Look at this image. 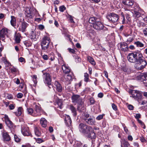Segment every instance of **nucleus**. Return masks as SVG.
I'll return each instance as SVG.
<instances>
[{
  "mask_svg": "<svg viewBox=\"0 0 147 147\" xmlns=\"http://www.w3.org/2000/svg\"><path fill=\"white\" fill-rule=\"evenodd\" d=\"M118 47L120 50L124 51H127L128 48L127 44L124 42L119 44Z\"/></svg>",
  "mask_w": 147,
  "mask_h": 147,
  "instance_id": "nucleus-16",
  "label": "nucleus"
},
{
  "mask_svg": "<svg viewBox=\"0 0 147 147\" xmlns=\"http://www.w3.org/2000/svg\"><path fill=\"white\" fill-rule=\"evenodd\" d=\"M59 58L58 59L59 63L62 65V69L63 72L67 74L70 71L69 67L67 65L65 64L62 57H61V55L59 54Z\"/></svg>",
  "mask_w": 147,
  "mask_h": 147,
  "instance_id": "nucleus-4",
  "label": "nucleus"
},
{
  "mask_svg": "<svg viewBox=\"0 0 147 147\" xmlns=\"http://www.w3.org/2000/svg\"><path fill=\"white\" fill-rule=\"evenodd\" d=\"M73 102L76 103H80L82 99L80 96L78 95L74 94L71 97Z\"/></svg>",
  "mask_w": 147,
  "mask_h": 147,
  "instance_id": "nucleus-14",
  "label": "nucleus"
},
{
  "mask_svg": "<svg viewBox=\"0 0 147 147\" xmlns=\"http://www.w3.org/2000/svg\"><path fill=\"white\" fill-rule=\"evenodd\" d=\"M9 30L6 28H3L0 31V40L4 41L5 36L8 37V34Z\"/></svg>",
  "mask_w": 147,
  "mask_h": 147,
  "instance_id": "nucleus-8",
  "label": "nucleus"
},
{
  "mask_svg": "<svg viewBox=\"0 0 147 147\" xmlns=\"http://www.w3.org/2000/svg\"><path fill=\"white\" fill-rule=\"evenodd\" d=\"M31 8L27 7L26 8L25 10V14L26 17L30 18H32L33 17L34 14Z\"/></svg>",
  "mask_w": 147,
  "mask_h": 147,
  "instance_id": "nucleus-15",
  "label": "nucleus"
},
{
  "mask_svg": "<svg viewBox=\"0 0 147 147\" xmlns=\"http://www.w3.org/2000/svg\"><path fill=\"white\" fill-rule=\"evenodd\" d=\"M141 74L138 75L137 76V79L138 80H140L141 82H143V74Z\"/></svg>",
  "mask_w": 147,
  "mask_h": 147,
  "instance_id": "nucleus-36",
  "label": "nucleus"
},
{
  "mask_svg": "<svg viewBox=\"0 0 147 147\" xmlns=\"http://www.w3.org/2000/svg\"><path fill=\"white\" fill-rule=\"evenodd\" d=\"M127 58L130 62L136 63L139 65L138 67L137 66V64L135 66V67L139 70L143 69L147 64V62L144 60L142 54L138 53H130L128 55Z\"/></svg>",
  "mask_w": 147,
  "mask_h": 147,
  "instance_id": "nucleus-1",
  "label": "nucleus"
},
{
  "mask_svg": "<svg viewBox=\"0 0 147 147\" xmlns=\"http://www.w3.org/2000/svg\"><path fill=\"white\" fill-rule=\"evenodd\" d=\"M103 96V94L102 93L100 92L98 94V96L100 98H102Z\"/></svg>",
  "mask_w": 147,
  "mask_h": 147,
  "instance_id": "nucleus-63",
  "label": "nucleus"
},
{
  "mask_svg": "<svg viewBox=\"0 0 147 147\" xmlns=\"http://www.w3.org/2000/svg\"><path fill=\"white\" fill-rule=\"evenodd\" d=\"M107 18L109 21L112 23L117 22L119 19L118 15L114 13L109 14L107 16Z\"/></svg>",
  "mask_w": 147,
  "mask_h": 147,
  "instance_id": "nucleus-5",
  "label": "nucleus"
},
{
  "mask_svg": "<svg viewBox=\"0 0 147 147\" xmlns=\"http://www.w3.org/2000/svg\"><path fill=\"white\" fill-rule=\"evenodd\" d=\"M132 30L131 29H130L128 31L127 33H125V34H124V36L125 37H127L129 36H131V34H132Z\"/></svg>",
  "mask_w": 147,
  "mask_h": 147,
  "instance_id": "nucleus-38",
  "label": "nucleus"
},
{
  "mask_svg": "<svg viewBox=\"0 0 147 147\" xmlns=\"http://www.w3.org/2000/svg\"><path fill=\"white\" fill-rule=\"evenodd\" d=\"M23 112V109L22 107H19L18 109V112H14L16 115L17 116H19L22 115Z\"/></svg>",
  "mask_w": 147,
  "mask_h": 147,
  "instance_id": "nucleus-27",
  "label": "nucleus"
},
{
  "mask_svg": "<svg viewBox=\"0 0 147 147\" xmlns=\"http://www.w3.org/2000/svg\"><path fill=\"white\" fill-rule=\"evenodd\" d=\"M85 121L89 125H94L96 123L95 119L92 117H90L88 119H86Z\"/></svg>",
  "mask_w": 147,
  "mask_h": 147,
  "instance_id": "nucleus-19",
  "label": "nucleus"
},
{
  "mask_svg": "<svg viewBox=\"0 0 147 147\" xmlns=\"http://www.w3.org/2000/svg\"><path fill=\"white\" fill-rule=\"evenodd\" d=\"M34 63L35 62L34 61H32V62H31L30 63V64L31 65L32 64V65H31L30 66V68H35V67L34 66Z\"/></svg>",
  "mask_w": 147,
  "mask_h": 147,
  "instance_id": "nucleus-53",
  "label": "nucleus"
},
{
  "mask_svg": "<svg viewBox=\"0 0 147 147\" xmlns=\"http://www.w3.org/2000/svg\"><path fill=\"white\" fill-rule=\"evenodd\" d=\"M50 39L49 37L45 36L43 38L42 40L41 43L42 49L45 50L48 48L50 42Z\"/></svg>",
  "mask_w": 147,
  "mask_h": 147,
  "instance_id": "nucleus-6",
  "label": "nucleus"
},
{
  "mask_svg": "<svg viewBox=\"0 0 147 147\" xmlns=\"http://www.w3.org/2000/svg\"><path fill=\"white\" fill-rule=\"evenodd\" d=\"M143 82L144 85L147 84V74H143Z\"/></svg>",
  "mask_w": 147,
  "mask_h": 147,
  "instance_id": "nucleus-35",
  "label": "nucleus"
},
{
  "mask_svg": "<svg viewBox=\"0 0 147 147\" xmlns=\"http://www.w3.org/2000/svg\"><path fill=\"white\" fill-rule=\"evenodd\" d=\"M37 78V77L36 76L34 75L33 76V81L35 84H36L37 83V81L36 80Z\"/></svg>",
  "mask_w": 147,
  "mask_h": 147,
  "instance_id": "nucleus-56",
  "label": "nucleus"
},
{
  "mask_svg": "<svg viewBox=\"0 0 147 147\" xmlns=\"http://www.w3.org/2000/svg\"><path fill=\"white\" fill-rule=\"evenodd\" d=\"M40 123L42 127H45L47 124V121L44 118H42L40 120Z\"/></svg>",
  "mask_w": 147,
  "mask_h": 147,
  "instance_id": "nucleus-25",
  "label": "nucleus"
},
{
  "mask_svg": "<svg viewBox=\"0 0 147 147\" xmlns=\"http://www.w3.org/2000/svg\"><path fill=\"white\" fill-rule=\"evenodd\" d=\"M81 58L78 56H77L75 57V61L77 62H78L81 61Z\"/></svg>",
  "mask_w": 147,
  "mask_h": 147,
  "instance_id": "nucleus-50",
  "label": "nucleus"
},
{
  "mask_svg": "<svg viewBox=\"0 0 147 147\" xmlns=\"http://www.w3.org/2000/svg\"><path fill=\"white\" fill-rule=\"evenodd\" d=\"M28 24L25 22H22L21 24V30L22 32H25L26 31V29L28 26Z\"/></svg>",
  "mask_w": 147,
  "mask_h": 147,
  "instance_id": "nucleus-23",
  "label": "nucleus"
},
{
  "mask_svg": "<svg viewBox=\"0 0 147 147\" xmlns=\"http://www.w3.org/2000/svg\"><path fill=\"white\" fill-rule=\"evenodd\" d=\"M137 121L138 123L140 124L142 126H143V128L144 129H145V126L144 123L141 120L139 119H138Z\"/></svg>",
  "mask_w": 147,
  "mask_h": 147,
  "instance_id": "nucleus-49",
  "label": "nucleus"
},
{
  "mask_svg": "<svg viewBox=\"0 0 147 147\" xmlns=\"http://www.w3.org/2000/svg\"><path fill=\"white\" fill-rule=\"evenodd\" d=\"M99 19L97 18L94 17L90 18L89 20V22L91 24H93V25L95 23H96Z\"/></svg>",
  "mask_w": 147,
  "mask_h": 147,
  "instance_id": "nucleus-26",
  "label": "nucleus"
},
{
  "mask_svg": "<svg viewBox=\"0 0 147 147\" xmlns=\"http://www.w3.org/2000/svg\"><path fill=\"white\" fill-rule=\"evenodd\" d=\"M57 104L59 107L60 109L61 108V107L62 105V101L60 99H58L57 101Z\"/></svg>",
  "mask_w": 147,
  "mask_h": 147,
  "instance_id": "nucleus-39",
  "label": "nucleus"
},
{
  "mask_svg": "<svg viewBox=\"0 0 147 147\" xmlns=\"http://www.w3.org/2000/svg\"><path fill=\"white\" fill-rule=\"evenodd\" d=\"M34 105H35L34 112L32 109L28 108L27 109L28 114L33 116H40L44 113V111L41 108L39 104H36L34 103Z\"/></svg>",
  "mask_w": 147,
  "mask_h": 147,
  "instance_id": "nucleus-2",
  "label": "nucleus"
},
{
  "mask_svg": "<svg viewBox=\"0 0 147 147\" xmlns=\"http://www.w3.org/2000/svg\"><path fill=\"white\" fill-rule=\"evenodd\" d=\"M131 92V97H132L138 101L140 100L142 96V94L140 91L136 90H133Z\"/></svg>",
  "mask_w": 147,
  "mask_h": 147,
  "instance_id": "nucleus-7",
  "label": "nucleus"
},
{
  "mask_svg": "<svg viewBox=\"0 0 147 147\" xmlns=\"http://www.w3.org/2000/svg\"><path fill=\"white\" fill-rule=\"evenodd\" d=\"M130 36V37L128 38L127 40V41L129 42H131L133 41L134 38V36L133 35H132L131 34V36Z\"/></svg>",
  "mask_w": 147,
  "mask_h": 147,
  "instance_id": "nucleus-44",
  "label": "nucleus"
},
{
  "mask_svg": "<svg viewBox=\"0 0 147 147\" xmlns=\"http://www.w3.org/2000/svg\"><path fill=\"white\" fill-rule=\"evenodd\" d=\"M1 134L3 140L5 142H9L11 140V137L8 133L5 130L2 131Z\"/></svg>",
  "mask_w": 147,
  "mask_h": 147,
  "instance_id": "nucleus-10",
  "label": "nucleus"
},
{
  "mask_svg": "<svg viewBox=\"0 0 147 147\" xmlns=\"http://www.w3.org/2000/svg\"><path fill=\"white\" fill-rule=\"evenodd\" d=\"M87 133V137L89 138V140H92V143L93 141L96 137V134L94 131L92 127V129L89 132Z\"/></svg>",
  "mask_w": 147,
  "mask_h": 147,
  "instance_id": "nucleus-11",
  "label": "nucleus"
},
{
  "mask_svg": "<svg viewBox=\"0 0 147 147\" xmlns=\"http://www.w3.org/2000/svg\"><path fill=\"white\" fill-rule=\"evenodd\" d=\"M104 115V114L100 115L96 117V119L98 120H100L103 118Z\"/></svg>",
  "mask_w": 147,
  "mask_h": 147,
  "instance_id": "nucleus-48",
  "label": "nucleus"
},
{
  "mask_svg": "<svg viewBox=\"0 0 147 147\" xmlns=\"http://www.w3.org/2000/svg\"><path fill=\"white\" fill-rule=\"evenodd\" d=\"M84 81L86 82H88L89 80V75L87 73L84 74Z\"/></svg>",
  "mask_w": 147,
  "mask_h": 147,
  "instance_id": "nucleus-34",
  "label": "nucleus"
},
{
  "mask_svg": "<svg viewBox=\"0 0 147 147\" xmlns=\"http://www.w3.org/2000/svg\"><path fill=\"white\" fill-rule=\"evenodd\" d=\"M23 94L21 93H18L17 95V97L18 98H21L23 96Z\"/></svg>",
  "mask_w": 147,
  "mask_h": 147,
  "instance_id": "nucleus-52",
  "label": "nucleus"
},
{
  "mask_svg": "<svg viewBox=\"0 0 147 147\" xmlns=\"http://www.w3.org/2000/svg\"><path fill=\"white\" fill-rule=\"evenodd\" d=\"M90 101L91 104H93L94 103L95 101L93 98H91L90 99Z\"/></svg>",
  "mask_w": 147,
  "mask_h": 147,
  "instance_id": "nucleus-62",
  "label": "nucleus"
},
{
  "mask_svg": "<svg viewBox=\"0 0 147 147\" xmlns=\"http://www.w3.org/2000/svg\"><path fill=\"white\" fill-rule=\"evenodd\" d=\"M34 131L35 134L38 137L40 136L41 135L40 128L39 127L35 126L34 127Z\"/></svg>",
  "mask_w": 147,
  "mask_h": 147,
  "instance_id": "nucleus-24",
  "label": "nucleus"
},
{
  "mask_svg": "<svg viewBox=\"0 0 147 147\" xmlns=\"http://www.w3.org/2000/svg\"><path fill=\"white\" fill-rule=\"evenodd\" d=\"M64 76V77L65 80L68 82H70L72 81V79L74 78V76L73 74L70 72L66 74Z\"/></svg>",
  "mask_w": 147,
  "mask_h": 147,
  "instance_id": "nucleus-18",
  "label": "nucleus"
},
{
  "mask_svg": "<svg viewBox=\"0 0 147 147\" xmlns=\"http://www.w3.org/2000/svg\"><path fill=\"white\" fill-rule=\"evenodd\" d=\"M11 20L10 22L11 24L14 27L16 25V21L15 18L14 16H11Z\"/></svg>",
  "mask_w": 147,
  "mask_h": 147,
  "instance_id": "nucleus-29",
  "label": "nucleus"
},
{
  "mask_svg": "<svg viewBox=\"0 0 147 147\" xmlns=\"http://www.w3.org/2000/svg\"><path fill=\"white\" fill-rule=\"evenodd\" d=\"M78 128L80 132L84 134H86L92 129L91 127L83 123L79 124Z\"/></svg>",
  "mask_w": 147,
  "mask_h": 147,
  "instance_id": "nucleus-3",
  "label": "nucleus"
},
{
  "mask_svg": "<svg viewBox=\"0 0 147 147\" xmlns=\"http://www.w3.org/2000/svg\"><path fill=\"white\" fill-rule=\"evenodd\" d=\"M42 57L43 59L45 60H47L49 59V56H48L46 55H42Z\"/></svg>",
  "mask_w": 147,
  "mask_h": 147,
  "instance_id": "nucleus-55",
  "label": "nucleus"
},
{
  "mask_svg": "<svg viewBox=\"0 0 147 147\" xmlns=\"http://www.w3.org/2000/svg\"><path fill=\"white\" fill-rule=\"evenodd\" d=\"M21 35L20 34L18 33H16L15 35V40L17 43H19L20 42V37Z\"/></svg>",
  "mask_w": 147,
  "mask_h": 147,
  "instance_id": "nucleus-28",
  "label": "nucleus"
},
{
  "mask_svg": "<svg viewBox=\"0 0 147 147\" xmlns=\"http://www.w3.org/2000/svg\"><path fill=\"white\" fill-rule=\"evenodd\" d=\"M56 87L57 90L59 92H61L62 90V88L60 83L57 81H56L54 83Z\"/></svg>",
  "mask_w": 147,
  "mask_h": 147,
  "instance_id": "nucleus-22",
  "label": "nucleus"
},
{
  "mask_svg": "<svg viewBox=\"0 0 147 147\" xmlns=\"http://www.w3.org/2000/svg\"><path fill=\"white\" fill-rule=\"evenodd\" d=\"M14 138L15 141L17 142H20L21 140V139L16 135H14Z\"/></svg>",
  "mask_w": 147,
  "mask_h": 147,
  "instance_id": "nucleus-41",
  "label": "nucleus"
},
{
  "mask_svg": "<svg viewBox=\"0 0 147 147\" xmlns=\"http://www.w3.org/2000/svg\"><path fill=\"white\" fill-rule=\"evenodd\" d=\"M70 109L71 110V111L72 113H73V115L74 116H76L77 115V113L76 111V109L72 105H70Z\"/></svg>",
  "mask_w": 147,
  "mask_h": 147,
  "instance_id": "nucleus-31",
  "label": "nucleus"
},
{
  "mask_svg": "<svg viewBox=\"0 0 147 147\" xmlns=\"http://www.w3.org/2000/svg\"><path fill=\"white\" fill-rule=\"evenodd\" d=\"M82 105H79L77 109L79 111H82Z\"/></svg>",
  "mask_w": 147,
  "mask_h": 147,
  "instance_id": "nucleus-58",
  "label": "nucleus"
},
{
  "mask_svg": "<svg viewBox=\"0 0 147 147\" xmlns=\"http://www.w3.org/2000/svg\"><path fill=\"white\" fill-rule=\"evenodd\" d=\"M21 131L22 134L24 136H31V137L32 136L28 127L22 126Z\"/></svg>",
  "mask_w": 147,
  "mask_h": 147,
  "instance_id": "nucleus-13",
  "label": "nucleus"
},
{
  "mask_svg": "<svg viewBox=\"0 0 147 147\" xmlns=\"http://www.w3.org/2000/svg\"><path fill=\"white\" fill-rule=\"evenodd\" d=\"M4 119L5 123L7 126L11 129L13 126L12 122L9 120L8 116L6 115H5Z\"/></svg>",
  "mask_w": 147,
  "mask_h": 147,
  "instance_id": "nucleus-17",
  "label": "nucleus"
},
{
  "mask_svg": "<svg viewBox=\"0 0 147 147\" xmlns=\"http://www.w3.org/2000/svg\"><path fill=\"white\" fill-rule=\"evenodd\" d=\"M30 38L32 39L33 40H35L36 38V35L35 34V33L33 32H31V35L30 36Z\"/></svg>",
  "mask_w": 147,
  "mask_h": 147,
  "instance_id": "nucleus-37",
  "label": "nucleus"
},
{
  "mask_svg": "<svg viewBox=\"0 0 147 147\" xmlns=\"http://www.w3.org/2000/svg\"><path fill=\"white\" fill-rule=\"evenodd\" d=\"M122 144L124 145V147H128L130 145L128 142L124 139L122 140Z\"/></svg>",
  "mask_w": 147,
  "mask_h": 147,
  "instance_id": "nucleus-32",
  "label": "nucleus"
},
{
  "mask_svg": "<svg viewBox=\"0 0 147 147\" xmlns=\"http://www.w3.org/2000/svg\"><path fill=\"white\" fill-rule=\"evenodd\" d=\"M141 115L139 113H138L136 114V115L135 116V118L136 119H139V118L140 117Z\"/></svg>",
  "mask_w": 147,
  "mask_h": 147,
  "instance_id": "nucleus-61",
  "label": "nucleus"
},
{
  "mask_svg": "<svg viewBox=\"0 0 147 147\" xmlns=\"http://www.w3.org/2000/svg\"><path fill=\"white\" fill-rule=\"evenodd\" d=\"M123 3L125 5L128 6H131L134 4V0H123Z\"/></svg>",
  "mask_w": 147,
  "mask_h": 147,
  "instance_id": "nucleus-20",
  "label": "nucleus"
},
{
  "mask_svg": "<svg viewBox=\"0 0 147 147\" xmlns=\"http://www.w3.org/2000/svg\"><path fill=\"white\" fill-rule=\"evenodd\" d=\"M134 12L137 18H139L141 14L139 11H134Z\"/></svg>",
  "mask_w": 147,
  "mask_h": 147,
  "instance_id": "nucleus-47",
  "label": "nucleus"
},
{
  "mask_svg": "<svg viewBox=\"0 0 147 147\" xmlns=\"http://www.w3.org/2000/svg\"><path fill=\"white\" fill-rule=\"evenodd\" d=\"M93 28L97 30H102L104 27L103 24L99 21V20L96 21V23L93 25Z\"/></svg>",
  "mask_w": 147,
  "mask_h": 147,
  "instance_id": "nucleus-12",
  "label": "nucleus"
},
{
  "mask_svg": "<svg viewBox=\"0 0 147 147\" xmlns=\"http://www.w3.org/2000/svg\"><path fill=\"white\" fill-rule=\"evenodd\" d=\"M68 50L70 53H71L73 54L75 53V51L74 49H71L70 48H68Z\"/></svg>",
  "mask_w": 147,
  "mask_h": 147,
  "instance_id": "nucleus-51",
  "label": "nucleus"
},
{
  "mask_svg": "<svg viewBox=\"0 0 147 147\" xmlns=\"http://www.w3.org/2000/svg\"><path fill=\"white\" fill-rule=\"evenodd\" d=\"M128 109L130 110H133L134 107L133 106L131 105H129L127 107Z\"/></svg>",
  "mask_w": 147,
  "mask_h": 147,
  "instance_id": "nucleus-54",
  "label": "nucleus"
},
{
  "mask_svg": "<svg viewBox=\"0 0 147 147\" xmlns=\"http://www.w3.org/2000/svg\"><path fill=\"white\" fill-rule=\"evenodd\" d=\"M134 9L136 10V11H139L140 10V8L138 5L136 3H135L134 5Z\"/></svg>",
  "mask_w": 147,
  "mask_h": 147,
  "instance_id": "nucleus-40",
  "label": "nucleus"
},
{
  "mask_svg": "<svg viewBox=\"0 0 147 147\" xmlns=\"http://www.w3.org/2000/svg\"><path fill=\"white\" fill-rule=\"evenodd\" d=\"M66 9L64 5L60 6L59 7V10L61 12H63Z\"/></svg>",
  "mask_w": 147,
  "mask_h": 147,
  "instance_id": "nucleus-42",
  "label": "nucleus"
},
{
  "mask_svg": "<svg viewBox=\"0 0 147 147\" xmlns=\"http://www.w3.org/2000/svg\"><path fill=\"white\" fill-rule=\"evenodd\" d=\"M88 61L93 65H94L96 64V63L94 61V59L90 56L88 57Z\"/></svg>",
  "mask_w": 147,
  "mask_h": 147,
  "instance_id": "nucleus-30",
  "label": "nucleus"
},
{
  "mask_svg": "<svg viewBox=\"0 0 147 147\" xmlns=\"http://www.w3.org/2000/svg\"><path fill=\"white\" fill-rule=\"evenodd\" d=\"M90 117L89 115L88 114H84V120L85 121L86 119H88Z\"/></svg>",
  "mask_w": 147,
  "mask_h": 147,
  "instance_id": "nucleus-59",
  "label": "nucleus"
},
{
  "mask_svg": "<svg viewBox=\"0 0 147 147\" xmlns=\"http://www.w3.org/2000/svg\"><path fill=\"white\" fill-rule=\"evenodd\" d=\"M49 59L51 61H53L55 59L54 55L52 54L49 56Z\"/></svg>",
  "mask_w": 147,
  "mask_h": 147,
  "instance_id": "nucleus-45",
  "label": "nucleus"
},
{
  "mask_svg": "<svg viewBox=\"0 0 147 147\" xmlns=\"http://www.w3.org/2000/svg\"><path fill=\"white\" fill-rule=\"evenodd\" d=\"M65 121L67 126L70 125L71 123V120L70 117L68 115H66L65 116Z\"/></svg>",
  "mask_w": 147,
  "mask_h": 147,
  "instance_id": "nucleus-21",
  "label": "nucleus"
},
{
  "mask_svg": "<svg viewBox=\"0 0 147 147\" xmlns=\"http://www.w3.org/2000/svg\"><path fill=\"white\" fill-rule=\"evenodd\" d=\"M112 106L113 109L115 111H116L117 109V107L116 105L114 104L113 103L112 105Z\"/></svg>",
  "mask_w": 147,
  "mask_h": 147,
  "instance_id": "nucleus-57",
  "label": "nucleus"
},
{
  "mask_svg": "<svg viewBox=\"0 0 147 147\" xmlns=\"http://www.w3.org/2000/svg\"><path fill=\"white\" fill-rule=\"evenodd\" d=\"M134 44L138 47H143L144 46V45L139 41L135 42Z\"/></svg>",
  "mask_w": 147,
  "mask_h": 147,
  "instance_id": "nucleus-33",
  "label": "nucleus"
},
{
  "mask_svg": "<svg viewBox=\"0 0 147 147\" xmlns=\"http://www.w3.org/2000/svg\"><path fill=\"white\" fill-rule=\"evenodd\" d=\"M43 77L44 82L45 84H49L51 83V79L49 74L47 73L43 74Z\"/></svg>",
  "mask_w": 147,
  "mask_h": 147,
  "instance_id": "nucleus-9",
  "label": "nucleus"
},
{
  "mask_svg": "<svg viewBox=\"0 0 147 147\" xmlns=\"http://www.w3.org/2000/svg\"><path fill=\"white\" fill-rule=\"evenodd\" d=\"M144 34L145 35H147V28H144L143 31Z\"/></svg>",
  "mask_w": 147,
  "mask_h": 147,
  "instance_id": "nucleus-64",
  "label": "nucleus"
},
{
  "mask_svg": "<svg viewBox=\"0 0 147 147\" xmlns=\"http://www.w3.org/2000/svg\"><path fill=\"white\" fill-rule=\"evenodd\" d=\"M10 70L12 73L16 72L17 71V69L13 67L10 68Z\"/></svg>",
  "mask_w": 147,
  "mask_h": 147,
  "instance_id": "nucleus-46",
  "label": "nucleus"
},
{
  "mask_svg": "<svg viewBox=\"0 0 147 147\" xmlns=\"http://www.w3.org/2000/svg\"><path fill=\"white\" fill-rule=\"evenodd\" d=\"M34 139L35 140L36 142L38 143H40L43 142V140L40 138H34Z\"/></svg>",
  "mask_w": 147,
  "mask_h": 147,
  "instance_id": "nucleus-43",
  "label": "nucleus"
},
{
  "mask_svg": "<svg viewBox=\"0 0 147 147\" xmlns=\"http://www.w3.org/2000/svg\"><path fill=\"white\" fill-rule=\"evenodd\" d=\"M68 18L71 22H73L74 20L73 17L71 15H69Z\"/></svg>",
  "mask_w": 147,
  "mask_h": 147,
  "instance_id": "nucleus-60",
  "label": "nucleus"
}]
</instances>
